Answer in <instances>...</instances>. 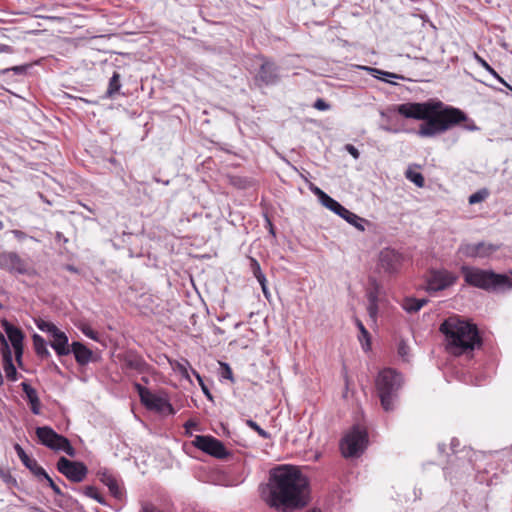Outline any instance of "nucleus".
<instances>
[{"mask_svg": "<svg viewBox=\"0 0 512 512\" xmlns=\"http://www.w3.org/2000/svg\"><path fill=\"white\" fill-rule=\"evenodd\" d=\"M392 110L405 118L423 121L417 131V135L423 138L436 137L462 122L466 130L478 129L473 121H468L465 112L440 100L403 103L394 105Z\"/></svg>", "mask_w": 512, "mask_h": 512, "instance_id": "nucleus-1", "label": "nucleus"}, {"mask_svg": "<svg viewBox=\"0 0 512 512\" xmlns=\"http://www.w3.org/2000/svg\"><path fill=\"white\" fill-rule=\"evenodd\" d=\"M309 481L292 465H280L269 472V481L262 490V497L272 508L293 512L304 508L308 502Z\"/></svg>", "mask_w": 512, "mask_h": 512, "instance_id": "nucleus-2", "label": "nucleus"}, {"mask_svg": "<svg viewBox=\"0 0 512 512\" xmlns=\"http://www.w3.org/2000/svg\"><path fill=\"white\" fill-rule=\"evenodd\" d=\"M439 330L446 338L447 350L455 356L468 354L482 346L477 325L458 316L445 319Z\"/></svg>", "mask_w": 512, "mask_h": 512, "instance_id": "nucleus-3", "label": "nucleus"}, {"mask_svg": "<svg viewBox=\"0 0 512 512\" xmlns=\"http://www.w3.org/2000/svg\"><path fill=\"white\" fill-rule=\"evenodd\" d=\"M467 285L484 290L488 293L499 294L512 290V275L510 271L497 273L492 269H482L463 265L460 268Z\"/></svg>", "mask_w": 512, "mask_h": 512, "instance_id": "nucleus-4", "label": "nucleus"}, {"mask_svg": "<svg viewBox=\"0 0 512 512\" xmlns=\"http://www.w3.org/2000/svg\"><path fill=\"white\" fill-rule=\"evenodd\" d=\"M403 385L402 374L393 368L381 370L375 380L376 392L384 411H393Z\"/></svg>", "mask_w": 512, "mask_h": 512, "instance_id": "nucleus-5", "label": "nucleus"}, {"mask_svg": "<svg viewBox=\"0 0 512 512\" xmlns=\"http://www.w3.org/2000/svg\"><path fill=\"white\" fill-rule=\"evenodd\" d=\"M133 387L138 393L140 403L149 411L162 415H174V407L169 401L168 395L164 390L153 393L141 383L134 382Z\"/></svg>", "mask_w": 512, "mask_h": 512, "instance_id": "nucleus-6", "label": "nucleus"}, {"mask_svg": "<svg viewBox=\"0 0 512 512\" xmlns=\"http://www.w3.org/2000/svg\"><path fill=\"white\" fill-rule=\"evenodd\" d=\"M368 444V432L364 427L356 424L343 436L340 441V450L345 458L359 457Z\"/></svg>", "mask_w": 512, "mask_h": 512, "instance_id": "nucleus-7", "label": "nucleus"}, {"mask_svg": "<svg viewBox=\"0 0 512 512\" xmlns=\"http://www.w3.org/2000/svg\"><path fill=\"white\" fill-rule=\"evenodd\" d=\"M404 256L394 248L382 249L378 256L377 270L387 276L396 275L403 264Z\"/></svg>", "mask_w": 512, "mask_h": 512, "instance_id": "nucleus-8", "label": "nucleus"}, {"mask_svg": "<svg viewBox=\"0 0 512 512\" xmlns=\"http://www.w3.org/2000/svg\"><path fill=\"white\" fill-rule=\"evenodd\" d=\"M192 444L197 449L217 459L224 460L231 455L223 442L211 435H197Z\"/></svg>", "mask_w": 512, "mask_h": 512, "instance_id": "nucleus-9", "label": "nucleus"}, {"mask_svg": "<svg viewBox=\"0 0 512 512\" xmlns=\"http://www.w3.org/2000/svg\"><path fill=\"white\" fill-rule=\"evenodd\" d=\"M458 276L446 269H430L426 275V290L429 293L443 291L454 285Z\"/></svg>", "mask_w": 512, "mask_h": 512, "instance_id": "nucleus-10", "label": "nucleus"}, {"mask_svg": "<svg viewBox=\"0 0 512 512\" xmlns=\"http://www.w3.org/2000/svg\"><path fill=\"white\" fill-rule=\"evenodd\" d=\"M56 468L59 473L74 483L84 481L88 474V468L83 462L73 461L64 456L58 459Z\"/></svg>", "mask_w": 512, "mask_h": 512, "instance_id": "nucleus-11", "label": "nucleus"}, {"mask_svg": "<svg viewBox=\"0 0 512 512\" xmlns=\"http://www.w3.org/2000/svg\"><path fill=\"white\" fill-rule=\"evenodd\" d=\"M500 249V245L479 242L476 244L462 243L458 248V254L467 258H488Z\"/></svg>", "mask_w": 512, "mask_h": 512, "instance_id": "nucleus-12", "label": "nucleus"}, {"mask_svg": "<svg viewBox=\"0 0 512 512\" xmlns=\"http://www.w3.org/2000/svg\"><path fill=\"white\" fill-rule=\"evenodd\" d=\"M1 327L5 331L8 336L9 341L14 349L15 358L19 365L22 364V355H23V340L24 333L23 331L11 324L7 319L1 320Z\"/></svg>", "mask_w": 512, "mask_h": 512, "instance_id": "nucleus-13", "label": "nucleus"}, {"mask_svg": "<svg viewBox=\"0 0 512 512\" xmlns=\"http://www.w3.org/2000/svg\"><path fill=\"white\" fill-rule=\"evenodd\" d=\"M0 268L22 275L28 272L27 263L16 252L0 253Z\"/></svg>", "mask_w": 512, "mask_h": 512, "instance_id": "nucleus-14", "label": "nucleus"}, {"mask_svg": "<svg viewBox=\"0 0 512 512\" xmlns=\"http://www.w3.org/2000/svg\"><path fill=\"white\" fill-rule=\"evenodd\" d=\"M255 80L266 86L277 84L280 80L279 66L273 61L263 59Z\"/></svg>", "mask_w": 512, "mask_h": 512, "instance_id": "nucleus-15", "label": "nucleus"}, {"mask_svg": "<svg viewBox=\"0 0 512 512\" xmlns=\"http://www.w3.org/2000/svg\"><path fill=\"white\" fill-rule=\"evenodd\" d=\"M0 353L2 355L3 369L8 380L15 382L19 374L13 363L12 352L5 336L0 332Z\"/></svg>", "mask_w": 512, "mask_h": 512, "instance_id": "nucleus-16", "label": "nucleus"}, {"mask_svg": "<svg viewBox=\"0 0 512 512\" xmlns=\"http://www.w3.org/2000/svg\"><path fill=\"white\" fill-rule=\"evenodd\" d=\"M123 369L135 370L140 374L149 373L151 366L136 352L129 351L123 358Z\"/></svg>", "mask_w": 512, "mask_h": 512, "instance_id": "nucleus-17", "label": "nucleus"}, {"mask_svg": "<svg viewBox=\"0 0 512 512\" xmlns=\"http://www.w3.org/2000/svg\"><path fill=\"white\" fill-rule=\"evenodd\" d=\"M70 353H73L76 363L79 366H86L90 362H96L97 357L93 351L79 341L71 343Z\"/></svg>", "mask_w": 512, "mask_h": 512, "instance_id": "nucleus-18", "label": "nucleus"}, {"mask_svg": "<svg viewBox=\"0 0 512 512\" xmlns=\"http://www.w3.org/2000/svg\"><path fill=\"white\" fill-rule=\"evenodd\" d=\"M50 346L54 349L59 357L67 356L70 354L71 345L69 344L68 336L57 329L51 336Z\"/></svg>", "mask_w": 512, "mask_h": 512, "instance_id": "nucleus-19", "label": "nucleus"}, {"mask_svg": "<svg viewBox=\"0 0 512 512\" xmlns=\"http://www.w3.org/2000/svg\"><path fill=\"white\" fill-rule=\"evenodd\" d=\"M14 450L16 452V454L18 455V457L20 458L21 462L23 463V465L29 469V471L35 476L37 477L38 475H43L44 473V468L41 467L37 461L33 458H30L26 452L24 451V449L18 444V443H15L14 444Z\"/></svg>", "mask_w": 512, "mask_h": 512, "instance_id": "nucleus-20", "label": "nucleus"}, {"mask_svg": "<svg viewBox=\"0 0 512 512\" xmlns=\"http://www.w3.org/2000/svg\"><path fill=\"white\" fill-rule=\"evenodd\" d=\"M99 480L108 487L109 492L117 499H121L123 492L118 484V480L108 470L104 469L98 472Z\"/></svg>", "mask_w": 512, "mask_h": 512, "instance_id": "nucleus-21", "label": "nucleus"}, {"mask_svg": "<svg viewBox=\"0 0 512 512\" xmlns=\"http://www.w3.org/2000/svg\"><path fill=\"white\" fill-rule=\"evenodd\" d=\"M335 214L346 220L349 224L354 226L359 231H364V224L368 223L366 219L351 212L341 204L337 207Z\"/></svg>", "mask_w": 512, "mask_h": 512, "instance_id": "nucleus-22", "label": "nucleus"}, {"mask_svg": "<svg viewBox=\"0 0 512 512\" xmlns=\"http://www.w3.org/2000/svg\"><path fill=\"white\" fill-rule=\"evenodd\" d=\"M23 392L26 395V399L30 405L31 412L34 415L41 413V402L38 397L36 389H34L28 382L24 381L20 384Z\"/></svg>", "mask_w": 512, "mask_h": 512, "instance_id": "nucleus-23", "label": "nucleus"}, {"mask_svg": "<svg viewBox=\"0 0 512 512\" xmlns=\"http://www.w3.org/2000/svg\"><path fill=\"white\" fill-rule=\"evenodd\" d=\"M36 436L38 438V441L48 447L49 449H54V444L56 442V438L58 436V433L55 432L51 427L49 426H42L37 427L35 430Z\"/></svg>", "mask_w": 512, "mask_h": 512, "instance_id": "nucleus-24", "label": "nucleus"}, {"mask_svg": "<svg viewBox=\"0 0 512 512\" xmlns=\"http://www.w3.org/2000/svg\"><path fill=\"white\" fill-rule=\"evenodd\" d=\"M428 303L427 299H417L413 297H406L402 302L403 309L412 314L418 312L424 305Z\"/></svg>", "mask_w": 512, "mask_h": 512, "instance_id": "nucleus-25", "label": "nucleus"}, {"mask_svg": "<svg viewBox=\"0 0 512 512\" xmlns=\"http://www.w3.org/2000/svg\"><path fill=\"white\" fill-rule=\"evenodd\" d=\"M33 344H34L35 352L40 358L45 359V358L50 357V352L46 347V341L44 340L43 337H41L38 334H34L33 335Z\"/></svg>", "mask_w": 512, "mask_h": 512, "instance_id": "nucleus-26", "label": "nucleus"}, {"mask_svg": "<svg viewBox=\"0 0 512 512\" xmlns=\"http://www.w3.org/2000/svg\"><path fill=\"white\" fill-rule=\"evenodd\" d=\"M121 89V75L114 71L112 77L109 80L108 88L106 91V97L112 98L119 93Z\"/></svg>", "mask_w": 512, "mask_h": 512, "instance_id": "nucleus-27", "label": "nucleus"}, {"mask_svg": "<svg viewBox=\"0 0 512 512\" xmlns=\"http://www.w3.org/2000/svg\"><path fill=\"white\" fill-rule=\"evenodd\" d=\"M355 324H356V326H357V328L359 329V332H360V335L358 336V338H359V341L362 344V348L365 351H367V350L370 349V346H371L370 333L365 328V326H364V324L362 323L361 320L356 319L355 320Z\"/></svg>", "mask_w": 512, "mask_h": 512, "instance_id": "nucleus-28", "label": "nucleus"}, {"mask_svg": "<svg viewBox=\"0 0 512 512\" xmlns=\"http://www.w3.org/2000/svg\"><path fill=\"white\" fill-rule=\"evenodd\" d=\"M78 491L83 493L85 496L96 500L101 505L107 504L105 498L98 492V489L95 486L88 485L84 488L78 489Z\"/></svg>", "mask_w": 512, "mask_h": 512, "instance_id": "nucleus-29", "label": "nucleus"}, {"mask_svg": "<svg viewBox=\"0 0 512 512\" xmlns=\"http://www.w3.org/2000/svg\"><path fill=\"white\" fill-rule=\"evenodd\" d=\"M370 284L371 286L366 293L367 300L368 302H379L381 286L375 279L371 280Z\"/></svg>", "mask_w": 512, "mask_h": 512, "instance_id": "nucleus-30", "label": "nucleus"}, {"mask_svg": "<svg viewBox=\"0 0 512 512\" xmlns=\"http://www.w3.org/2000/svg\"><path fill=\"white\" fill-rule=\"evenodd\" d=\"M35 324L39 330H41L42 332L48 333L49 336H51L53 333H55L58 329L54 323H52L50 321H46L41 318L35 320Z\"/></svg>", "mask_w": 512, "mask_h": 512, "instance_id": "nucleus-31", "label": "nucleus"}, {"mask_svg": "<svg viewBox=\"0 0 512 512\" xmlns=\"http://www.w3.org/2000/svg\"><path fill=\"white\" fill-rule=\"evenodd\" d=\"M30 67H31L30 64H24V65H18V66L1 69L0 75H6V74H9L12 72L14 75L23 76V75L27 74L28 69Z\"/></svg>", "mask_w": 512, "mask_h": 512, "instance_id": "nucleus-32", "label": "nucleus"}, {"mask_svg": "<svg viewBox=\"0 0 512 512\" xmlns=\"http://www.w3.org/2000/svg\"><path fill=\"white\" fill-rule=\"evenodd\" d=\"M172 368L180 373L184 378H189V373L187 367L190 366V363L187 359H183L182 361L175 360L174 362H170Z\"/></svg>", "mask_w": 512, "mask_h": 512, "instance_id": "nucleus-33", "label": "nucleus"}, {"mask_svg": "<svg viewBox=\"0 0 512 512\" xmlns=\"http://www.w3.org/2000/svg\"><path fill=\"white\" fill-rule=\"evenodd\" d=\"M489 194L490 193L487 188H482V189L478 190L477 192L471 194L469 196L468 202L471 205L480 203L482 201H485L488 198Z\"/></svg>", "mask_w": 512, "mask_h": 512, "instance_id": "nucleus-34", "label": "nucleus"}, {"mask_svg": "<svg viewBox=\"0 0 512 512\" xmlns=\"http://www.w3.org/2000/svg\"><path fill=\"white\" fill-rule=\"evenodd\" d=\"M475 59L477 62L486 70L488 71L494 78H496L500 83H505V80L495 71V69L490 66L487 61H485L482 57H480L478 54H475Z\"/></svg>", "mask_w": 512, "mask_h": 512, "instance_id": "nucleus-35", "label": "nucleus"}, {"mask_svg": "<svg viewBox=\"0 0 512 512\" xmlns=\"http://www.w3.org/2000/svg\"><path fill=\"white\" fill-rule=\"evenodd\" d=\"M406 177L411 182H413L417 187L421 188L425 184V179H424L423 175L419 172L408 170L406 172Z\"/></svg>", "mask_w": 512, "mask_h": 512, "instance_id": "nucleus-36", "label": "nucleus"}, {"mask_svg": "<svg viewBox=\"0 0 512 512\" xmlns=\"http://www.w3.org/2000/svg\"><path fill=\"white\" fill-rule=\"evenodd\" d=\"M319 201L324 207L334 213L336 212L337 207L340 205L338 201L330 197L327 193Z\"/></svg>", "mask_w": 512, "mask_h": 512, "instance_id": "nucleus-37", "label": "nucleus"}, {"mask_svg": "<svg viewBox=\"0 0 512 512\" xmlns=\"http://www.w3.org/2000/svg\"><path fill=\"white\" fill-rule=\"evenodd\" d=\"M80 331L87 336L88 338L98 341L99 340V334L98 332L94 331L88 324L82 323L78 326Z\"/></svg>", "mask_w": 512, "mask_h": 512, "instance_id": "nucleus-38", "label": "nucleus"}, {"mask_svg": "<svg viewBox=\"0 0 512 512\" xmlns=\"http://www.w3.org/2000/svg\"><path fill=\"white\" fill-rule=\"evenodd\" d=\"M246 424L251 428L253 429L260 437L264 438V439H270L271 438V435L270 433H268L267 431H265L264 429H262L255 421L251 420V419H248L246 421Z\"/></svg>", "mask_w": 512, "mask_h": 512, "instance_id": "nucleus-39", "label": "nucleus"}, {"mask_svg": "<svg viewBox=\"0 0 512 512\" xmlns=\"http://www.w3.org/2000/svg\"><path fill=\"white\" fill-rule=\"evenodd\" d=\"M248 260L250 271L252 272L255 278L259 277L260 275H264V273L261 270L259 262L255 258L248 257Z\"/></svg>", "mask_w": 512, "mask_h": 512, "instance_id": "nucleus-40", "label": "nucleus"}, {"mask_svg": "<svg viewBox=\"0 0 512 512\" xmlns=\"http://www.w3.org/2000/svg\"><path fill=\"white\" fill-rule=\"evenodd\" d=\"M409 351H410V347L408 346V344L404 340H401L398 343V348H397L398 355L404 361H407L408 360V356H409Z\"/></svg>", "mask_w": 512, "mask_h": 512, "instance_id": "nucleus-41", "label": "nucleus"}, {"mask_svg": "<svg viewBox=\"0 0 512 512\" xmlns=\"http://www.w3.org/2000/svg\"><path fill=\"white\" fill-rule=\"evenodd\" d=\"M378 309V302H368L367 312L373 323L377 321Z\"/></svg>", "mask_w": 512, "mask_h": 512, "instance_id": "nucleus-42", "label": "nucleus"}, {"mask_svg": "<svg viewBox=\"0 0 512 512\" xmlns=\"http://www.w3.org/2000/svg\"><path fill=\"white\" fill-rule=\"evenodd\" d=\"M220 367H221V377L224 379H228L231 382H234L235 380L233 377L232 369L229 366V364L221 362Z\"/></svg>", "mask_w": 512, "mask_h": 512, "instance_id": "nucleus-43", "label": "nucleus"}, {"mask_svg": "<svg viewBox=\"0 0 512 512\" xmlns=\"http://www.w3.org/2000/svg\"><path fill=\"white\" fill-rule=\"evenodd\" d=\"M3 482L9 487V488H17L18 482L16 478H14L11 473L8 471L7 474L2 478Z\"/></svg>", "mask_w": 512, "mask_h": 512, "instance_id": "nucleus-44", "label": "nucleus"}, {"mask_svg": "<svg viewBox=\"0 0 512 512\" xmlns=\"http://www.w3.org/2000/svg\"><path fill=\"white\" fill-rule=\"evenodd\" d=\"M247 183H248V180L247 178H243V177H233L231 179V184L239 189H244L246 188L247 186Z\"/></svg>", "mask_w": 512, "mask_h": 512, "instance_id": "nucleus-45", "label": "nucleus"}, {"mask_svg": "<svg viewBox=\"0 0 512 512\" xmlns=\"http://www.w3.org/2000/svg\"><path fill=\"white\" fill-rule=\"evenodd\" d=\"M313 107L317 110H320V111H327L330 109V104L327 103L324 99L322 98H318L314 104H313Z\"/></svg>", "mask_w": 512, "mask_h": 512, "instance_id": "nucleus-46", "label": "nucleus"}, {"mask_svg": "<svg viewBox=\"0 0 512 512\" xmlns=\"http://www.w3.org/2000/svg\"><path fill=\"white\" fill-rule=\"evenodd\" d=\"M64 441L65 442H69V439L63 435H60L58 434L57 438H56V442L54 444V451H63L64 449Z\"/></svg>", "mask_w": 512, "mask_h": 512, "instance_id": "nucleus-47", "label": "nucleus"}, {"mask_svg": "<svg viewBox=\"0 0 512 512\" xmlns=\"http://www.w3.org/2000/svg\"><path fill=\"white\" fill-rule=\"evenodd\" d=\"M37 480L39 482L45 480L48 484V486L52 489L53 485H56V483L54 482V480L47 474V472L44 470V473L43 475H38L37 477Z\"/></svg>", "mask_w": 512, "mask_h": 512, "instance_id": "nucleus-48", "label": "nucleus"}, {"mask_svg": "<svg viewBox=\"0 0 512 512\" xmlns=\"http://www.w3.org/2000/svg\"><path fill=\"white\" fill-rule=\"evenodd\" d=\"M345 150L354 158L358 159L360 157L359 150L352 144H347L345 146Z\"/></svg>", "mask_w": 512, "mask_h": 512, "instance_id": "nucleus-49", "label": "nucleus"}, {"mask_svg": "<svg viewBox=\"0 0 512 512\" xmlns=\"http://www.w3.org/2000/svg\"><path fill=\"white\" fill-rule=\"evenodd\" d=\"M63 447H64L63 452H65L68 456H70V457H75L76 456V450L71 445L70 441L69 442H65L64 441V446Z\"/></svg>", "mask_w": 512, "mask_h": 512, "instance_id": "nucleus-50", "label": "nucleus"}, {"mask_svg": "<svg viewBox=\"0 0 512 512\" xmlns=\"http://www.w3.org/2000/svg\"><path fill=\"white\" fill-rule=\"evenodd\" d=\"M141 512H163V511L151 503H144L142 505Z\"/></svg>", "mask_w": 512, "mask_h": 512, "instance_id": "nucleus-51", "label": "nucleus"}, {"mask_svg": "<svg viewBox=\"0 0 512 512\" xmlns=\"http://www.w3.org/2000/svg\"><path fill=\"white\" fill-rule=\"evenodd\" d=\"M14 237L18 240H24L27 237V234L21 230L14 229L11 231Z\"/></svg>", "mask_w": 512, "mask_h": 512, "instance_id": "nucleus-52", "label": "nucleus"}, {"mask_svg": "<svg viewBox=\"0 0 512 512\" xmlns=\"http://www.w3.org/2000/svg\"><path fill=\"white\" fill-rule=\"evenodd\" d=\"M266 227L268 228L269 233L273 237H275L276 236V232H275L274 225H273L272 221L269 219V217H267V216H266Z\"/></svg>", "mask_w": 512, "mask_h": 512, "instance_id": "nucleus-53", "label": "nucleus"}, {"mask_svg": "<svg viewBox=\"0 0 512 512\" xmlns=\"http://www.w3.org/2000/svg\"><path fill=\"white\" fill-rule=\"evenodd\" d=\"M310 189L318 197L319 200L326 194L322 189L316 186H313Z\"/></svg>", "mask_w": 512, "mask_h": 512, "instance_id": "nucleus-54", "label": "nucleus"}, {"mask_svg": "<svg viewBox=\"0 0 512 512\" xmlns=\"http://www.w3.org/2000/svg\"><path fill=\"white\" fill-rule=\"evenodd\" d=\"M373 71L383 75V76H387V77H392V78H403L402 76H399V75H396L394 73H390V72H385V71H381V70H378V69H373Z\"/></svg>", "mask_w": 512, "mask_h": 512, "instance_id": "nucleus-55", "label": "nucleus"}, {"mask_svg": "<svg viewBox=\"0 0 512 512\" xmlns=\"http://www.w3.org/2000/svg\"><path fill=\"white\" fill-rule=\"evenodd\" d=\"M460 445L459 440L456 438H453L450 443V449L453 454L457 452V447Z\"/></svg>", "mask_w": 512, "mask_h": 512, "instance_id": "nucleus-56", "label": "nucleus"}, {"mask_svg": "<svg viewBox=\"0 0 512 512\" xmlns=\"http://www.w3.org/2000/svg\"><path fill=\"white\" fill-rule=\"evenodd\" d=\"M14 49L13 47L6 45V44H0V53H13Z\"/></svg>", "mask_w": 512, "mask_h": 512, "instance_id": "nucleus-57", "label": "nucleus"}, {"mask_svg": "<svg viewBox=\"0 0 512 512\" xmlns=\"http://www.w3.org/2000/svg\"><path fill=\"white\" fill-rule=\"evenodd\" d=\"M256 279L258 280L262 289H265V287H267V279L265 275H260Z\"/></svg>", "mask_w": 512, "mask_h": 512, "instance_id": "nucleus-58", "label": "nucleus"}, {"mask_svg": "<svg viewBox=\"0 0 512 512\" xmlns=\"http://www.w3.org/2000/svg\"><path fill=\"white\" fill-rule=\"evenodd\" d=\"M55 240L57 242L63 241L64 243L68 242V239L61 232L55 233Z\"/></svg>", "mask_w": 512, "mask_h": 512, "instance_id": "nucleus-59", "label": "nucleus"}, {"mask_svg": "<svg viewBox=\"0 0 512 512\" xmlns=\"http://www.w3.org/2000/svg\"><path fill=\"white\" fill-rule=\"evenodd\" d=\"M191 371H192V374L196 377L199 385L202 386L204 384V380L201 377V375L193 368H191Z\"/></svg>", "mask_w": 512, "mask_h": 512, "instance_id": "nucleus-60", "label": "nucleus"}, {"mask_svg": "<svg viewBox=\"0 0 512 512\" xmlns=\"http://www.w3.org/2000/svg\"><path fill=\"white\" fill-rule=\"evenodd\" d=\"M380 129H382V130H384L386 132H390V133H397V132H399L398 129L392 128L389 125H380Z\"/></svg>", "mask_w": 512, "mask_h": 512, "instance_id": "nucleus-61", "label": "nucleus"}, {"mask_svg": "<svg viewBox=\"0 0 512 512\" xmlns=\"http://www.w3.org/2000/svg\"><path fill=\"white\" fill-rule=\"evenodd\" d=\"M52 490L58 496H66L57 484L53 485Z\"/></svg>", "mask_w": 512, "mask_h": 512, "instance_id": "nucleus-62", "label": "nucleus"}, {"mask_svg": "<svg viewBox=\"0 0 512 512\" xmlns=\"http://www.w3.org/2000/svg\"><path fill=\"white\" fill-rule=\"evenodd\" d=\"M201 388H202L203 393H204V394H205L209 399H212V395H211V393H210L209 389L207 388V386H206L205 384H203V385L201 386Z\"/></svg>", "mask_w": 512, "mask_h": 512, "instance_id": "nucleus-63", "label": "nucleus"}, {"mask_svg": "<svg viewBox=\"0 0 512 512\" xmlns=\"http://www.w3.org/2000/svg\"><path fill=\"white\" fill-rule=\"evenodd\" d=\"M31 510L33 512H46L44 509H42L40 507H32Z\"/></svg>", "mask_w": 512, "mask_h": 512, "instance_id": "nucleus-64", "label": "nucleus"}]
</instances>
